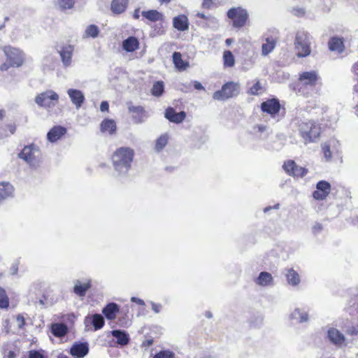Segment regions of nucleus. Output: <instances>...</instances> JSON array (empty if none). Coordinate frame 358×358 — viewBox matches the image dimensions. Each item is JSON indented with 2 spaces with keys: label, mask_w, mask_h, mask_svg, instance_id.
Wrapping results in <instances>:
<instances>
[{
  "label": "nucleus",
  "mask_w": 358,
  "mask_h": 358,
  "mask_svg": "<svg viewBox=\"0 0 358 358\" xmlns=\"http://www.w3.org/2000/svg\"><path fill=\"white\" fill-rule=\"evenodd\" d=\"M92 324L95 330L102 328L104 324L103 317L100 314L94 315L92 318Z\"/></svg>",
  "instance_id": "39"
},
{
  "label": "nucleus",
  "mask_w": 358,
  "mask_h": 358,
  "mask_svg": "<svg viewBox=\"0 0 358 358\" xmlns=\"http://www.w3.org/2000/svg\"><path fill=\"white\" fill-rule=\"evenodd\" d=\"M336 143V141L333 139L322 145V149L326 161H329L331 159L332 152L331 151L330 148L331 145H334Z\"/></svg>",
  "instance_id": "37"
},
{
  "label": "nucleus",
  "mask_w": 358,
  "mask_h": 358,
  "mask_svg": "<svg viewBox=\"0 0 358 358\" xmlns=\"http://www.w3.org/2000/svg\"><path fill=\"white\" fill-rule=\"evenodd\" d=\"M257 128L259 132H263L266 129V127L264 125H257Z\"/></svg>",
  "instance_id": "61"
},
{
  "label": "nucleus",
  "mask_w": 358,
  "mask_h": 358,
  "mask_svg": "<svg viewBox=\"0 0 358 358\" xmlns=\"http://www.w3.org/2000/svg\"><path fill=\"white\" fill-rule=\"evenodd\" d=\"M173 27L179 31H186L189 28L188 18L185 15H180L173 20Z\"/></svg>",
  "instance_id": "18"
},
{
  "label": "nucleus",
  "mask_w": 358,
  "mask_h": 358,
  "mask_svg": "<svg viewBox=\"0 0 358 358\" xmlns=\"http://www.w3.org/2000/svg\"><path fill=\"white\" fill-rule=\"evenodd\" d=\"M273 278L272 275L266 271L261 272L258 278L255 280L257 285L264 287L273 285Z\"/></svg>",
  "instance_id": "25"
},
{
  "label": "nucleus",
  "mask_w": 358,
  "mask_h": 358,
  "mask_svg": "<svg viewBox=\"0 0 358 358\" xmlns=\"http://www.w3.org/2000/svg\"><path fill=\"white\" fill-rule=\"evenodd\" d=\"M141 15L143 17L148 20L150 22H157L163 20L164 16L162 13H159L156 10H150L148 11H143Z\"/></svg>",
  "instance_id": "29"
},
{
  "label": "nucleus",
  "mask_w": 358,
  "mask_h": 358,
  "mask_svg": "<svg viewBox=\"0 0 358 358\" xmlns=\"http://www.w3.org/2000/svg\"><path fill=\"white\" fill-rule=\"evenodd\" d=\"M10 64L8 65L6 63H4L2 65H1L0 66V70L1 71H7L8 67H9Z\"/></svg>",
  "instance_id": "60"
},
{
  "label": "nucleus",
  "mask_w": 358,
  "mask_h": 358,
  "mask_svg": "<svg viewBox=\"0 0 358 358\" xmlns=\"http://www.w3.org/2000/svg\"><path fill=\"white\" fill-rule=\"evenodd\" d=\"M346 332L349 335H358V325L348 327Z\"/></svg>",
  "instance_id": "48"
},
{
  "label": "nucleus",
  "mask_w": 358,
  "mask_h": 358,
  "mask_svg": "<svg viewBox=\"0 0 358 358\" xmlns=\"http://www.w3.org/2000/svg\"><path fill=\"white\" fill-rule=\"evenodd\" d=\"M224 65L227 67H232L234 66V57L231 51L227 50L223 55Z\"/></svg>",
  "instance_id": "41"
},
{
  "label": "nucleus",
  "mask_w": 358,
  "mask_h": 358,
  "mask_svg": "<svg viewBox=\"0 0 358 358\" xmlns=\"http://www.w3.org/2000/svg\"><path fill=\"white\" fill-rule=\"evenodd\" d=\"M168 136L166 135H162L156 141L155 149L157 151L162 150L167 144Z\"/></svg>",
  "instance_id": "43"
},
{
  "label": "nucleus",
  "mask_w": 358,
  "mask_h": 358,
  "mask_svg": "<svg viewBox=\"0 0 358 358\" xmlns=\"http://www.w3.org/2000/svg\"><path fill=\"white\" fill-rule=\"evenodd\" d=\"M239 93V86L234 82L224 84L220 90L214 92L213 98L215 100L224 101L236 96Z\"/></svg>",
  "instance_id": "6"
},
{
  "label": "nucleus",
  "mask_w": 358,
  "mask_h": 358,
  "mask_svg": "<svg viewBox=\"0 0 358 358\" xmlns=\"http://www.w3.org/2000/svg\"><path fill=\"white\" fill-rule=\"evenodd\" d=\"M164 92V84L163 81H156L153 83L151 89V94L154 96H161Z\"/></svg>",
  "instance_id": "35"
},
{
  "label": "nucleus",
  "mask_w": 358,
  "mask_h": 358,
  "mask_svg": "<svg viewBox=\"0 0 358 358\" xmlns=\"http://www.w3.org/2000/svg\"><path fill=\"white\" fill-rule=\"evenodd\" d=\"M196 16L205 20L206 21L208 20V15H206L204 13H197Z\"/></svg>",
  "instance_id": "59"
},
{
  "label": "nucleus",
  "mask_w": 358,
  "mask_h": 358,
  "mask_svg": "<svg viewBox=\"0 0 358 358\" xmlns=\"http://www.w3.org/2000/svg\"><path fill=\"white\" fill-rule=\"evenodd\" d=\"M9 306L8 297L6 291L0 287V308H7Z\"/></svg>",
  "instance_id": "42"
},
{
  "label": "nucleus",
  "mask_w": 358,
  "mask_h": 358,
  "mask_svg": "<svg viewBox=\"0 0 358 358\" xmlns=\"http://www.w3.org/2000/svg\"><path fill=\"white\" fill-rule=\"evenodd\" d=\"M227 16L232 20L234 27L241 28L245 24L248 13L245 9L241 7L232 8L228 10Z\"/></svg>",
  "instance_id": "8"
},
{
  "label": "nucleus",
  "mask_w": 358,
  "mask_h": 358,
  "mask_svg": "<svg viewBox=\"0 0 358 358\" xmlns=\"http://www.w3.org/2000/svg\"><path fill=\"white\" fill-rule=\"evenodd\" d=\"M328 337L333 343L338 345H342L345 339L344 335L334 328L328 330Z\"/></svg>",
  "instance_id": "20"
},
{
  "label": "nucleus",
  "mask_w": 358,
  "mask_h": 358,
  "mask_svg": "<svg viewBox=\"0 0 358 358\" xmlns=\"http://www.w3.org/2000/svg\"><path fill=\"white\" fill-rule=\"evenodd\" d=\"M205 316H206V317H208V318H211V317H213V314H212V313H211V312H210V311H206V312L205 313Z\"/></svg>",
  "instance_id": "63"
},
{
  "label": "nucleus",
  "mask_w": 358,
  "mask_h": 358,
  "mask_svg": "<svg viewBox=\"0 0 358 358\" xmlns=\"http://www.w3.org/2000/svg\"><path fill=\"white\" fill-rule=\"evenodd\" d=\"M18 157L24 160L32 168H37L41 162V150L34 144L24 146L19 153Z\"/></svg>",
  "instance_id": "4"
},
{
  "label": "nucleus",
  "mask_w": 358,
  "mask_h": 358,
  "mask_svg": "<svg viewBox=\"0 0 358 358\" xmlns=\"http://www.w3.org/2000/svg\"><path fill=\"white\" fill-rule=\"evenodd\" d=\"M213 0H203L202 7L203 8H211L213 5Z\"/></svg>",
  "instance_id": "51"
},
{
  "label": "nucleus",
  "mask_w": 358,
  "mask_h": 358,
  "mask_svg": "<svg viewBox=\"0 0 358 358\" xmlns=\"http://www.w3.org/2000/svg\"><path fill=\"white\" fill-rule=\"evenodd\" d=\"M206 24L208 27H216L217 26V20L213 16L208 15Z\"/></svg>",
  "instance_id": "47"
},
{
  "label": "nucleus",
  "mask_w": 358,
  "mask_h": 358,
  "mask_svg": "<svg viewBox=\"0 0 358 358\" xmlns=\"http://www.w3.org/2000/svg\"><path fill=\"white\" fill-rule=\"evenodd\" d=\"M320 80L317 73L315 71H306L299 74L298 92L299 93L309 96L315 91L316 85Z\"/></svg>",
  "instance_id": "3"
},
{
  "label": "nucleus",
  "mask_w": 358,
  "mask_h": 358,
  "mask_svg": "<svg viewBox=\"0 0 358 358\" xmlns=\"http://www.w3.org/2000/svg\"><path fill=\"white\" fill-rule=\"evenodd\" d=\"M8 127L9 128V130H10V133L12 134H14L15 131V127L12 125V124L8 125Z\"/></svg>",
  "instance_id": "62"
},
{
  "label": "nucleus",
  "mask_w": 358,
  "mask_h": 358,
  "mask_svg": "<svg viewBox=\"0 0 358 358\" xmlns=\"http://www.w3.org/2000/svg\"><path fill=\"white\" fill-rule=\"evenodd\" d=\"M14 188L13 185L8 182H0V202L9 197H12Z\"/></svg>",
  "instance_id": "19"
},
{
  "label": "nucleus",
  "mask_w": 358,
  "mask_h": 358,
  "mask_svg": "<svg viewBox=\"0 0 358 358\" xmlns=\"http://www.w3.org/2000/svg\"><path fill=\"white\" fill-rule=\"evenodd\" d=\"M164 115L170 122L177 124L182 122L186 117V113L184 111L176 113L175 109L171 107L166 110Z\"/></svg>",
  "instance_id": "16"
},
{
  "label": "nucleus",
  "mask_w": 358,
  "mask_h": 358,
  "mask_svg": "<svg viewBox=\"0 0 358 358\" xmlns=\"http://www.w3.org/2000/svg\"><path fill=\"white\" fill-rule=\"evenodd\" d=\"M99 29L96 25H89L85 31V37L96 38L99 34Z\"/></svg>",
  "instance_id": "38"
},
{
  "label": "nucleus",
  "mask_w": 358,
  "mask_h": 358,
  "mask_svg": "<svg viewBox=\"0 0 358 358\" xmlns=\"http://www.w3.org/2000/svg\"><path fill=\"white\" fill-rule=\"evenodd\" d=\"M129 0H113L110 9L115 14H121L126 10Z\"/></svg>",
  "instance_id": "24"
},
{
  "label": "nucleus",
  "mask_w": 358,
  "mask_h": 358,
  "mask_svg": "<svg viewBox=\"0 0 358 358\" xmlns=\"http://www.w3.org/2000/svg\"><path fill=\"white\" fill-rule=\"evenodd\" d=\"M285 275L288 283L292 286H296L300 282L299 274L292 268L286 269Z\"/></svg>",
  "instance_id": "30"
},
{
  "label": "nucleus",
  "mask_w": 358,
  "mask_h": 358,
  "mask_svg": "<svg viewBox=\"0 0 358 358\" xmlns=\"http://www.w3.org/2000/svg\"><path fill=\"white\" fill-rule=\"evenodd\" d=\"M118 311V305L115 303H110L103 309L102 313L108 320H112L115 318L116 313Z\"/></svg>",
  "instance_id": "26"
},
{
  "label": "nucleus",
  "mask_w": 358,
  "mask_h": 358,
  "mask_svg": "<svg viewBox=\"0 0 358 358\" xmlns=\"http://www.w3.org/2000/svg\"><path fill=\"white\" fill-rule=\"evenodd\" d=\"M109 109V104L107 101H103L101 103L100 105V110L101 112H106L108 111Z\"/></svg>",
  "instance_id": "53"
},
{
  "label": "nucleus",
  "mask_w": 358,
  "mask_h": 358,
  "mask_svg": "<svg viewBox=\"0 0 358 358\" xmlns=\"http://www.w3.org/2000/svg\"><path fill=\"white\" fill-rule=\"evenodd\" d=\"M51 332L56 337H63L68 332V327L63 323H55L51 326Z\"/></svg>",
  "instance_id": "28"
},
{
  "label": "nucleus",
  "mask_w": 358,
  "mask_h": 358,
  "mask_svg": "<svg viewBox=\"0 0 358 358\" xmlns=\"http://www.w3.org/2000/svg\"><path fill=\"white\" fill-rule=\"evenodd\" d=\"M283 169L287 173L293 177L302 178L308 173V170L306 168L296 165L292 160L285 162L283 165Z\"/></svg>",
  "instance_id": "10"
},
{
  "label": "nucleus",
  "mask_w": 358,
  "mask_h": 358,
  "mask_svg": "<svg viewBox=\"0 0 358 358\" xmlns=\"http://www.w3.org/2000/svg\"><path fill=\"white\" fill-rule=\"evenodd\" d=\"M18 262H15L10 267V273L15 275L17 273L18 271Z\"/></svg>",
  "instance_id": "55"
},
{
  "label": "nucleus",
  "mask_w": 358,
  "mask_h": 358,
  "mask_svg": "<svg viewBox=\"0 0 358 358\" xmlns=\"http://www.w3.org/2000/svg\"><path fill=\"white\" fill-rule=\"evenodd\" d=\"M329 48L332 51L341 52L343 49V43L341 38H332L329 42Z\"/></svg>",
  "instance_id": "34"
},
{
  "label": "nucleus",
  "mask_w": 358,
  "mask_h": 358,
  "mask_svg": "<svg viewBox=\"0 0 358 358\" xmlns=\"http://www.w3.org/2000/svg\"><path fill=\"white\" fill-rule=\"evenodd\" d=\"M67 94L76 109H79L85 99L83 92L80 90L70 88L67 90Z\"/></svg>",
  "instance_id": "12"
},
{
  "label": "nucleus",
  "mask_w": 358,
  "mask_h": 358,
  "mask_svg": "<svg viewBox=\"0 0 358 358\" xmlns=\"http://www.w3.org/2000/svg\"><path fill=\"white\" fill-rule=\"evenodd\" d=\"M139 13H140V8H136V9L134 10V12L133 17H134L135 19H138V18H139V17H140Z\"/></svg>",
  "instance_id": "58"
},
{
  "label": "nucleus",
  "mask_w": 358,
  "mask_h": 358,
  "mask_svg": "<svg viewBox=\"0 0 358 358\" xmlns=\"http://www.w3.org/2000/svg\"><path fill=\"white\" fill-rule=\"evenodd\" d=\"M66 130L62 127H54L47 134L48 140L52 143L57 141L65 133Z\"/></svg>",
  "instance_id": "23"
},
{
  "label": "nucleus",
  "mask_w": 358,
  "mask_h": 358,
  "mask_svg": "<svg viewBox=\"0 0 358 358\" xmlns=\"http://www.w3.org/2000/svg\"><path fill=\"white\" fill-rule=\"evenodd\" d=\"M152 309L155 313H159L162 309V305L160 303H155L151 302Z\"/></svg>",
  "instance_id": "52"
},
{
  "label": "nucleus",
  "mask_w": 358,
  "mask_h": 358,
  "mask_svg": "<svg viewBox=\"0 0 358 358\" xmlns=\"http://www.w3.org/2000/svg\"><path fill=\"white\" fill-rule=\"evenodd\" d=\"M75 4V0H57V5L59 10L64 11L71 9Z\"/></svg>",
  "instance_id": "40"
},
{
  "label": "nucleus",
  "mask_w": 358,
  "mask_h": 358,
  "mask_svg": "<svg viewBox=\"0 0 358 358\" xmlns=\"http://www.w3.org/2000/svg\"><path fill=\"white\" fill-rule=\"evenodd\" d=\"M29 358H44L43 355L36 350L29 352Z\"/></svg>",
  "instance_id": "49"
},
{
  "label": "nucleus",
  "mask_w": 358,
  "mask_h": 358,
  "mask_svg": "<svg viewBox=\"0 0 358 358\" xmlns=\"http://www.w3.org/2000/svg\"><path fill=\"white\" fill-rule=\"evenodd\" d=\"M297 130L305 144L316 142L321 134V127L319 124L312 120H298L296 122Z\"/></svg>",
  "instance_id": "2"
},
{
  "label": "nucleus",
  "mask_w": 358,
  "mask_h": 358,
  "mask_svg": "<svg viewBox=\"0 0 358 358\" xmlns=\"http://www.w3.org/2000/svg\"><path fill=\"white\" fill-rule=\"evenodd\" d=\"M128 110L129 113H132V119L135 123H142L148 117L143 106L130 105L128 106Z\"/></svg>",
  "instance_id": "13"
},
{
  "label": "nucleus",
  "mask_w": 358,
  "mask_h": 358,
  "mask_svg": "<svg viewBox=\"0 0 358 358\" xmlns=\"http://www.w3.org/2000/svg\"><path fill=\"white\" fill-rule=\"evenodd\" d=\"M153 358H176L175 354L170 350H161L155 354Z\"/></svg>",
  "instance_id": "44"
},
{
  "label": "nucleus",
  "mask_w": 358,
  "mask_h": 358,
  "mask_svg": "<svg viewBox=\"0 0 358 358\" xmlns=\"http://www.w3.org/2000/svg\"><path fill=\"white\" fill-rule=\"evenodd\" d=\"M290 317L298 322H305L308 320V313L301 310L299 308H296L291 314Z\"/></svg>",
  "instance_id": "32"
},
{
  "label": "nucleus",
  "mask_w": 358,
  "mask_h": 358,
  "mask_svg": "<svg viewBox=\"0 0 358 358\" xmlns=\"http://www.w3.org/2000/svg\"><path fill=\"white\" fill-rule=\"evenodd\" d=\"M134 155V150L127 147H121L115 152L112 157V161L115 171L119 176L127 173L131 168Z\"/></svg>",
  "instance_id": "1"
},
{
  "label": "nucleus",
  "mask_w": 358,
  "mask_h": 358,
  "mask_svg": "<svg viewBox=\"0 0 358 358\" xmlns=\"http://www.w3.org/2000/svg\"><path fill=\"white\" fill-rule=\"evenodd\" d=\"M261 108L264 113L275 115L279 112L280 105L277 99H269L262 103Z\"/></svg>",
  "instance_id": "15"
},
{
  "label": "nucleus",
  "mask_w": 358,
  "mask_h": 358,
  "mask_svg": "<svg viewBox=\"0 0 358 358\" xmlns=\"http://www.w3.org/2000/svg\"><path fill=\"white\" fill-rule=\"evenodd\" d=\"M139 43L134 36H129L122 43V47L127 52H134L138 48Z\"/></svg>",
  "instance_id": "27"
},
{
  "label": "nucleus",
  "mask_w": 358,
  "mask_h": 358,
  "mask_svg": "<svg viewBox=\"0 0 358 358\" xmlns=\"http://www.w3.org/2000/svg\"><path fill=\"white\" fill-rule=\"evenodd\" d=\"M316 187L317 190L313 193V196L316 200L324 199L328 196L331 190L330 184L325 180L318 182Z\"/></svg>",
  "instance_id": "11"
},
{
  "label": "nucleus",
  "mask_w": 358,
  "mask_h": 358,
  "mask_svg": "<svg viewBox=\"0 0 358 358\" xmlns=\"http://www.w3.org/2000/svg\"><path fill=\"white\" fill-rule=\"evenodd\" d=\"M112 336L117 339V343L121 346L127 345L129 342V334L122 330H113Z\"/></svg>",
  "instance_id": "22"
},
{
  "label": "nucleus",
  "mask_w": 358,
  "mask_h": 358,
  "mask_svg": "<svg viewBox=\"0 0 358 358\" xmlns=\"http://www.w3.org/2000/svg\"><path fill=\"white\" fill-rule=\"evenodd\" d=\"M73 47L71 45L62 47L59 52L62 62L64 67H69L72 62Z\"/></svg>",
  "instance_id": "17"
},
{
  "label": "nucleus",
  "mask_w": 358,
  "mask_h": 358,
  "mask_svg": "<svg viewBox=\"0 0 358 358\" xmlns=\"http://www.w3.org/2000/svg\"><path fill=\"white\" fill-rule=\"evenodd\" d=\"M322 229V226L321 224L320 223H316L313 227V232L314 234H317L319 232H320Z\"/></svg>",
  "instance_id": "54"
},
{
  "label": "nucleus",
  "mask_w": 358,
  "mask_h": 358,
  "mask_svg": "<svg viewBox=\"0 0 358 358\" xmlns=\"http://www.w3.org/2000/svg\"><path fill=\"white\" fill-rule=\"evenodd\" d=\"M59 100V95L52 90H47L41 92L35 98L36 103L45 108H52L55 106L54 101L57 102Z\"/></svg>",
  "instance_id": "7"
},
{
  "label": "nucleus",
  "mask_w": 358,
  "mask_h": 358,
  "mask_svg": "<svg viewBox=\"0 0 358 358\" xmlns=\"http://www.w3.org/2000/svg\"><path fill=\"white\" fill-rule=\"evenodd\" d=\"M16 322L17 327L20 329H22L25 325V318L23 314H19L16 317Z\"/></svg>",
  "instance_id": "46"
},
{
  "label": "nucleus",
  "mask_w": 358,
  "mask_h": 358,
  "mask_svg": "<svg viewBox=\"0 0 358 358\" xmlns=\"http://www.w3.org/2000/svg\"><path fill=\"white\" fill-rule=\"evenodd\" d=\"M194 87L196 90H204V87L199 81H194Z\"/></svg>",
  "instance_id": "57"
},
{
  "label": "nucleus",
  "mask_w": 358,
  "mask_h": 358,
  "mask_svg": "<svg viewBox=\"0 0 358 358\" xmlns=\"http://www.w3.org/2000/svg\"><path fill=\"white\" fill-rule=\"evenodd\" d=\"M8 357L9 358H13V357H15V352H13V351H10V352H8Z\"/></svg>",
  "instance_id": "64"
},
{
  "label": "nucleus",
  "mask_w": 358,
  "mask_h": 358,
  "mask_svg": "<svg viewBox=\"0 0 358 358\" xmlns=\"http://www.w3.org/2000/svg\"><path fill=\"white\" fill-rule=\"evenodd\" d=\"M90 287V281L82 285L80 281L78 280L74 286L73 291L77 295L84 296Z\"/></svg>",
  "instance_id": "33"
},
{
  "label": "nucleus",
  "mask_w": 358,
  "mask_h": 358,
  "mask_svg": "<svg viewBox=\"0 0 358 358\" xmlns=\"http://www.w3.org/2000/svg\"><path fill=\"white\" fill-rule=\"evenodd\" d=\"M172 57L173 64L177 69L180 70H184L187 66V64H185L182 60L180 52H173Z\"/></svg>",
  "instance_id": "36"
},
{
  "label": "nucleus",
  "mask_w": 358,
  "mask_h": 358,
  "mask_svg": "<svg viewBox=\"0 0 358 358\" xmlns=\"http://www.w3.org/2000/svg\"><path fill=\"white\" fill-rule=\"evenodd\" d=\"M262 85L259 81L255 83L249 90V94L252 95H257L261 93Z\"/></svg>",
  "instance_id": "45"
},
{
  "label": "nucleus",
  "mask_w": 358,
  "mask_h": 358,
  "mask_svg": "<svg viewBox=\"0 0 358 358\" xmlns=\"http://www.w3.org/2000/svg\"><path fill=\"white\" fill-rule=\"evenodd\" d=\"M131 301L132 302H135V303H137L138 304L141 305V306H144L145 305V302L143 300L141 299H138L137 297H131Z\"/></svg>",
  "instance_id": "56"
},
{
  "label": "nucleus",
  "mask_w": 358,
  "mask_h": 358,
  "mask_svg": "<svg viewBox=\"0 0 358 358\" xmlns=\"http://www.w3.org/2000/svg\"><path fill=\"white\" fill-rule=\"evenodd\" d=\"M292 13L296 16H303L305 14V10L302 8H294Z\"/></svg>",
  "instance_id": "50"
},
{
  "label": "nucleus",
  "mask_w": 358,
  "mask_h": 358,
  "mask_svg": "<svg viewBox=\"0 0 358 358\" xmlns=\"http://www.w3.org/2000/svg\"><path fill=\"white\" fill-rule=\"evenodd\" d=\"M116 130V124L113 120L106 119L101 124V131L102 132H108L113 134Z\"/></svg>",
  "instance_id": "31"
},
{
  "label": "nucleus",
  "mask_w": 358,
  "mask_h": 358,
  "mask_svg": "<svg viewBox=\"0 0 358 358\" xmlns=\"http://www.w3.org/2000/svg\"><path fill=\"white\" fill-rule=\"evenodd\" d=\"M310 40L309 34L304 31H298L296 34L294 45L299 57H306L310 53Z\"/></svg>",
  "instance_id": "5"
},
{
  "label": "nucleus",
  "mask_w": 358,
  "mask_h": 358,
  "mask_svg": "<svg viewBox=\"0 0 358 358\" xmlns=\"http://www.w3.org/2000/svg\"><path fill=\"white\" fill-rule=\"evenodd\" d=\"M3 51L10 66L18 67L23 64L24 57L23 52L20 50L11 46H5L3 48Z\"/></svg>",
  "instance_id": "9"
},
{
  "label": "nucleus",
  "mask_w": 358,
  "mask_h": 358,
  "mask_svg": "<svg viewBox=\"0 0 358 358\" xmlns=\"http://www.w3.org/2000/svg\"><path fill=\"white\" fill-rule=\"evenodd\" d=\"M89 352L87 343H75L70 349V354L75 358H83Z\"/></svg>",
  "instance_id": "14"
},
{
  "label": "nucleus",
  "mask_w": 358,
  "mask_h": 358,
  "mask_svg": "<svg viewBox=\"0 0 358 358\" xmlns=\"http://www.w3.org/2000/svg\"><path fill=\"white\" fill-rule=\"evenodd\" d=\"M265 42L262 45V54L264 56L268 55L271 52L276 45V38L273 36H267L265 38Z\"/></svg>",
  "instance_id": "21"
}]
</instances>
